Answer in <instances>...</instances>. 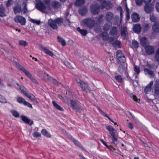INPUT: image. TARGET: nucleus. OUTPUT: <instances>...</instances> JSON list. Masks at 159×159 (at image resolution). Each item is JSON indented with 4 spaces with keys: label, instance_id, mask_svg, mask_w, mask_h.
<instances>
[{
    "label": "nucleus",
    "instance_id": "nucleus-38",
    "mask_svg": "<svg viewBox=\"0 0 159 159\" xmlns=\"http://www.w3.org/2000/svg\"><path fill=\"white\" fill-rule=\"evenodd\" d=\"M57 39L58 42L59 43H61L62 46H64L66 45V41L65 40L62 38H61L59 36H58L57 38Z\"/></svg>",
    "mask_w": 159,
    "mask_h": 159
},
{
    "label": "nucleus",
    "instance_id": "nucleus-2",
    "mask_svg": "<svg viewBox=\"0 0 159 159\" xmlns=\"http://www.w3.org/2000/svg\"><path fill=\"white\" fill-rule=\"evenodd\" d=\"M76 81L79 86L83 90L87 92L90 93L91 92V90L90 87L87 84L79 79H76Z\"/></svg>",
    "mask_w": 159,
    "mask_h": 159
},
{
    "label": "nucleus",
    "instance_id": "nucleus-37",
    "mask_svg": "<svg viewBox=\"0 0 159 159\" xmlns=\"http://www.w3.org/2000/svg\"><path fill=\"white\" fill-rule=\"evenodd\" d=\"M55 20L56 24H57L58 25H62L63 22V19L61 18H57Z\"/></svg>",
    "mask_w": 159,
    "mask_h": 159
},
{
    "label": "nucleus",
    "instance_id": "nucleus-49",
    "mask_svg": "<svg viewBox=\"0 0 159 159\" xmlns=\"http://www.w3.org/2000/svg\"><path fill=\"white\" fill-rule=\"evenodd\" d=\"M51 76H50L48 74H46V76L44 78V80L47 82H48L52 80Z\"/></svg>",
    "mask_w": 159,
    "mask_h": 159
},
{
    "label": "nucleus",
    "instance_id": "nucleus-6",
    "mask_svg": "<svg viewBox=\"0 0 159 159\" xmlns=\"http://www.w3.org/2000/svg\"><path fill=\"white\" fill-rule=\"evenodd\" d=\"M100 6L98 4H92L91 6V12L93 14L96 15L100 11Z\"/></svg>",
    "mask_w": 159,
    "mask_h": 159
},
{
    "label": "nucleus",
    "instance_id": "nucleus-7",
    "mask_svg": "<svg viewBox=\"0 0 159 159\" xmlns=\"http://www.w3.org/2000/svg\"><path fill=\"white\" fill-rule=\"evenodd\" d=\"M106 129L109 131L112 136V138L118 136V133L112 126L111 125L107 126Z\"/></svg>",
    "mask_w": 159,
    "mask_h": 159
},
{
    "label": "nucleus",
    "instance_id": "nucleus-1",
    "mask_svg": "<svg viewBox=\"0 0 159 159\" xmlns=\"http://www.w3.org/2000/svg\"><path fill=\"white\" fill-rule=\"evenodd\" d=\"M83 26L85 27L92 29L94 26L95 22L94 20L91 18H87L84 19L82 21Z\"/></svg>",
    "mask_w": 159,
    "mask_h": 159
},
{
    "label": "nucleus",
    "instance_id": "nucleus-63",
    "mask_svg": "<svg viewBox=\"0 0 159 159\" xmlns=\"http://www.w3.org/2000/svg\"><path fill=\"white\" fill-rule=\"evenodd\" d=\"M154 58L156 61L159 62V54L155 53Z\"/></svg>",
    "mask_w": 159,
    "mask_h": 159
},
{
    "label": "nucleus",
    "instance_id": "nucleus-41",
    "mask_svg": "<svg viewBox=\"0 0 159 159\" xmlns=\"http://www.w3.org/2000/svg\"><path fill=\"white\" fill-rule=\"evenodd\" d=\"M70 15L69 14V13L68 12H67L66 15V21L67 22V23L69 25L71 23V22L70 20Z\"/></svg>",
    "mask_w": 159,
    "mask_h": 159
},
{
    "label": "nucleus",
    "instance_id": "nucleus-28",
    "mask_svg": "<svg viewBox=\"0 0 159 159\" xmlns=\"http://www.w3.org/2000/svg\"><path fill=\"white\" fill-rule=\"evenodd\" d=\"M144 71L145 74H147L151 77H154L155 76L154 73L151 70L148 68H145Z\"/></svg>",
    "mask_w": 159,
    "mask_h": 159
},
{
    "label": "nucleus",
    "instance_id": "nucleus-35",
    "mask_svg": "<svg viewBox=\"0 0 159 159\" xmlns=\"http://www.w3.org/2000/svg\"><path fill=\"white\" fill-rule=\"evenodd\" d=\"M117 137H116L112 138L111 144L113 145L115 147H116L117 146L118 143Z\"/></svg>",
    "mask_w": 159,
    "mask_h": 159
},
{
    "label": "nucleus",
    "instance_id": "nucleus-45",
    "mask_svg": "<svg viewBox=\"0 0 159 159\" xmlns=\"http://www.w3.org/2000/svg\"><path fill=\"white\" fill-rule=\"evenodd\" d=\"M154 95L155 96H158L159 95V87L155 86L154 89Z\"/></svg>",
    "mask_w": 159,
    "mask_h": 159
},
{
    "label": "nucleus",
    "instance_id": "nucleus-46",
    "mask_svg": "<svg viewBox=\"0 0 159 159\" xmlns=\"http://www.w3.org/2000/svg\"><path fill=\"white\" fill-rule=\"evenodd\" d=\"M150 19L152 22H154L156 20L157 18L153 14H152L150 15Z\"/></svg>",
    "mask_w": 159,
    "mask_h": 159
},
{
    "label": "nucleus",
    "instance_id": "nucleus-53",
    "mask_svg": "<svg viewBox=\"0 0 159 159\" xmlns=\"http://www.w3.org/2000/svg\"><path fill=\"white\" fill-rule=\"evenodd\" d=\"M27 9L26 7V4H25L22 10H21V12L22 13V14H24L27 12Z\"/></svg>",
    "mask_w": 159,
    "mask_h": 159
},
{
    "label": "nucleus",
    "instance_id": "nucleus-18",
    "mask_svg": "<svg viewBox=\"0 0 159 159\" xmlns=\"http://www.w3.org/2000/svg\"><path fill=\"white\" fill-rule=\"evenodd\" d=\"M114 14L113 13L111 12H107L105 15V18L106 20L108 22H111L112 20Z\"/></svg>",
    "mask_w": 159,
    "mask_h": 159
},
{
    "label": "nucleus",
    "instance_id": "nucleus-60",
    "mask_svg": "<svg viewBox=\"0 0 159 159\" xmlns=\"http://www.w3.org/2000/svg\"><path fill=\"white\" fill-rule=\"evenodd\" d=\"M28 77H31V74L28 72L26 70H24V71L23 72Z\"/></svg>",
    "mask_w": 159,
    "mask_h": 159
},
{
    "label": "nucleus",
    "instance_id": "nucleus-42",
    "mask_svg": "<svg viewBox=\"0 0 159 159\" xmlns=\"http://www.w3.org/2000/svg\"><path fill=\"white\" fill-rule=\"evenodd\" d=\"M42 134L47 137H51V135L49 134L47 131L44 129H43L41 131Z\"/></svg>",
    "mask_w": 159,
    "mask_h": 159
},
{
    "label": "nucleus",
    "instance_id": "nucleus-64",
    "mask_svg": "<svg viewBox=\"0 0 159 159\" xmlns=\"http://www.w3.org/2000/svg\"><path fill=\"white\" fill-rule=\"evenodd\" d=\"M155 8L157 11L159 12V2L156 3L155 6Z\"/></svg>",
    "mask_w": 159,
    "mask_h": 159
},
{
    "label": "nucleus",
    "instance_id": "nucleus-30",
    "mask_svg": "<svg viewBox=\"0 0 159 159\" xmlns=\"http://www.w3.org/2000/svg\"><path fill=\"white\" fill-rule=\"evenodd\" d=\"M5 9L3 6L1 4L0 5V15L1 17H4L6 16L5 14Z\"/></svg>",
    "mask_w": 159,
    "mask_h": 159
},
{
    "label": "nucleus",
    "instance_id": "nucleus-57",
    "mask_svg": "<svg viewBox=\"0 0 159 159\" xmlns=\"http://www.w3.org/2000/svg\"><path fill=\"white\" fill-rule=\"evenodd\" d=\"M116 80L119 82H121L122 81V79L120 75H117L115 76Z\"/></svg>",
    "mask_w": 159,
    "mask_h": 159
},
{
    "label": "nucleus",
    "instance_id": "nucleus-19",
    "mask_svg": "<svg viewBox=\"0 0 159 159\" xmlns=\"http://www.w3.org/2000/svg\"><path fill=\"white\" fill-rule=\"evenodd\" d=\"M141 27L140 24H137L133 25L134 31L136 33L139 34L140 33Z\"/></svg>",
    "mask_w": 159,
    "mask_h": 159
},
{
    "label": "nucleus",
    "instance_id": "nucleus-56",
    "mask_svg": "<svg viewBox=\"0 0 159 159\" xmlns=\"http://www.w3.org/2000/svg\"><path fill=\"white\" fill-rule=\"evenodd\" d=\"M150 28L149 24H145L143 25V29L145 31H147Z\"/></svg>",
    "mask_w": 159,
    "mask_h": 159
},
{
    "label": "nucleus",
    "instance_id": "nucleus-17",
    "mask_svg": "<svg viewBox=\"0 0 159 159\" xmlns=\"http://www.w3.org/2000/svg\"><path fill=\"white\" fill-rule=\"evenodd\" d=\"M48 24L50 26L52 29H57L58 27L55 20H53L52 19H49L48 20Z\"/></svg>",
    "mask_w": 159,
    "mask_h": 159
},
{
    "label": "nucleus",
    "instance_id": "nucleus-22",
    "mask_svg": "<svg viewBox=\"0 0 159 159\" xmlns=\"http://www.w3.org/2000/svg\"><path fill=\"white\" fill-rule=\"evenodd\" d=\"M121 36L124 39L126 38L128 34L127 29L126 27L123 26L121 27Z\"/></svg>",
    "mask_w": 159,
    "mask_h": 159
},
{
    "label": "nucleus",
    "instance_id": "nucleus-23",
    "mask_svg": "<svg viewBox=\"0 0 159 159\" xmlns=\"http://www.w3.org/2000/svg\"><path fill=\"white\" fill-rule=\"evenodd\" d=\"M40 48L41 50L43 51L46 54H47L51 57H53V54L52 52L49 50L46 47L42 46H41Z\"/></svg>",
    "mask_w": 159,
    "mask_h": 159
},
{
    "label": "nucleus",
    "instance_id": "nucleus-44",
    "mask_svg": "<svg viewBox=\"0 0 159 159\" xmlns=\"http://www.w3.org/2000/svg\"><path fill=\"white\" fill-rule=\"evenodd\" d=\"M132 45L135 48H137L139 47V43L135 40H133L132 41Z\"/></svg>",
    "mask_w": 159,
    "mask_h": 159
},
{
    "label": "nucleus",
    "instance_id": "nucleus-16",
    "mask_svg": "<svg viewBox=\"0 0 159 159\" xmlns=\"http://www.w3.org/2000/svg\"><path fill=\"white\" fill-rule=\"evenodd\" d=\"M132 21L134 22H137L140 20V17L139 15L136 13H133L131 16Z\"/></svg>",
    "mask_w": 159,
    "mask_h": 159
},
{
    "label": "nucleus",
    "instance_id": "nucleus-52",
    "mask_svg": "<svg viewBox=\"0 0 159 159\" xmlns=\"http://www.w3.org/2000/svg\"><path fill=\"white\" fill-rule=\"evenodd\" d=\"M11 112L13 115L15 117H18L19 116V113L16 111H11Z\"/></svg>",
    "mask_w": 159,
    "mask_h": 159
},
{
    "label": "nucleus",
    "instance_id": "nucleus-21",
    "mask_svg": "<svg viewBox=\"0 0 159 159\" xmlns=\"http://www.w3.org/2000/svg\"><path fill=\"white\" fill-rule=\"evenodd\" d=\"M87 12V8L86 7H81L79 10V14L82 16H85Z\"/></svg>",
    "mask_w": 159,
    "mask_h": 159
},
{
    "label": "nucleus",
    "instance_id": "nucleus-8",
    "mask_svg": "<svg viewBox=\"0 0 159 159\" xmlns=\"http://www.w3.org/2000/svg\"><path fill=\"white\" fill-rule=\"evenodd\" d=\"M14 21L16 23H19L22 25H25L26 23L25 18L20 16H16L14 18Z\"/></svg>",
    "mask_w": 159,
    "mask_h": 159
},
{
    "label": "nucleus",
    "instance_id": "nucleus-61",
    "mask_svg": "<svg viewBox=\"0 0 159 159\" xmlns=\"http://www.w3.org/2000/svg\"><path fill=\"white\" fill-rule=\"evenodd\" d=\"M52 82L53 83L56 85H57L58 86L59 85V84H61L56 79H52Z\"/></svg>",
    "mask_w": 159,
    "mask_h": 159
},
{
    "label": "nucleus",
    "instance_id": "nucleus-10",
    "mask_svg": "<svg viewBox=\"0 0 159 159\" xmlns=\"http://www.w3.org/2000/svg\"><path fill=\"white\" fill-rule=\"evenodd\" d=\"M51 5L53 9L56 10L60 9L62 7L61 3L56 0L52 1L51 3Z\"/></svg>",
    "mask_w": 159,
    "mask_h": 159
},
{
    "label": "nucleus",
    "instance_id": "nucleus-54",
    "mask_svg": "<svg viewBox=\"0 0 159 159\" xmlns=\"http://www.w3.org/2000/svg\"><path fill=\"white\" fill-rule=\"evenodd\" d=\"M110 27V25H109L108 24H106L103 27V30L105 31H107L109 30Z\"/></svg>",
    "mask_w": 159,
    "mask_h": 159
},
{
    "label": "nucleus",
    "instance_id": "nucleus-11",
    "mask_svg": "<svg viewBox=\"0 0 159 159\" xmlns=\"http://www.w3.org/2000/svg\"><path fill=\"white\" fill-rule=\"evenodd\" d=\"M17 101L20 103L23 104L25 106H26L32 108V106L29 102H27L25 100L21 97H19L17 98Z\"/></svg>",
    "mask_w": 159,
    "mask_h": 159
},
{
    "label": "nucleus",
    "instance_id": "nucleus-40",
    "mask_svg": "<svg viewBox=\"0 0 159 159\" xmlns=\"http://www.w3.org/2000/svg\"><path fill=\"white\" fill-rule=\"evenodd\" d=\"M101 36L102 39L104 40H107L109 39V35L108 33L106 32H103L101 34Z\"/></svg>",
    "mask_w": 159,
    "mask_h": 159
},
{
    "label": "nucleus",
    "instance_id": "nucleus-50",
    "mask_svg": "<svg viewBox=\"0 0 159 159\" xmlns=\"http://www.w3.org/2000/svg\"><path fill=\"white\" fill-rule=\"evenodd\" d=\"M30 21L33 23H36L38 25L40 24V20H34V19H30Z\"/></svg>",
    "mask_w": 159,
    "mask_h": 159
},
{
    "label": "nucleus",
    "instance_id": "nucleus-47",
    "mask_svg": "<svg viewBox=\"0 0 159 159\" xmlns=\"http://www.w3.org/2000/svg\"><path fill=\"white\" fill-rule=\"evenodd\" d=\"M140 67L139 66L134 65V70L137 75H139L140 73Z\"/></svg>",
    "mask_w": 159,
    "mask_h": 159
},
{
    "label": "nucleus",
    "instance_id": "nucleus-58",
    "mask_svg": "<svg viewBox=\"0 0 159 159\" xmlns=\"http://www.w3.org/2000/svg\"><path fill=\"white\" fill-rule=\"evenodd\" d=\"M143 0H135L136 5L138 6H141L143 4Z\"/></svg>",
    "mask_w": 159,
    "mask_h": 159
},
{
    "label": "nucleus",
    "instance_id": "nucleus-27",
    "mask_svg": "<svg viewBox=\"0 0 159 159\" xmlns=\"http://www.w3.org/2000/svg\"><path fill=\"white\" fill-rule=\"evenodd\" d=\"M153 81H151L149 83L146 87L144 89L145 92L146 93H147L151 91V87L153 85Z\"/></svg>",
    "mask_w": 159,
    "mask_h": 159
},
{
    "label": "nucleus",
    "instance_id": "nucleus-43",
    "mask_svg": "<svg viewBox=\"0 0 159 159\" xmlns=\"http://www.w3.org/2000/svg\"><path fill=\"white\" fill-rule=\"evenodd\" d=\"M104 16V15L102 14L100 15L98 18H96L97 19V22L100 23L102 22L103 21V17Z\"/></svg>",
    "mask_w": 159,
    "mask_h": 159
},
{
    "label": "nucleus",
    "instance_id": "nucleus-36",
    "mask_svg": "<svg viewBox=\"0 0 159 159\" xmlns=\"http://www.w3.org/2000/svg\"><path fill=\"white\" fill-rule=\"evenodd\" d=\"M77 30L83 36H85L87 34V32L86 30H81L79 27L77 28Z\"/></svg>",
    "mask_w": 159,
    "mask_h": 159
},
{
    "label": "nucleus",
    "instance_id": "nucleus-3",
    "mask_svg": "<svg viewBox=\"0 0 159 159\" xmlns=\"http://www.w3.org/2000/svg\"><path fill=\"white\" fill-rule=\"evenodd\" d=\"M71 107L78 112L80 113L82 110V108L78 101L75 100L70 101Z\"/></svg>",
    "mask_w": 159,
    "mask_h": 159
},
{
    "label": "nucleus",
    "instance_id": "nucleus-39",
    "mask_svg": "<svg viewBox=\"0 0 159 159\" xmlns=\"http://www.w3.org/2000/svg\"><path fill=\"white\" fill-rule=\"evenodd\" d=\"M72 140L73 142L74 143L77 145L78 147L80 148H82L83 150H84V148H83L82 146L81 145V144L78 142V141L75 140L74 139H72Z\"/></svg>",
    "mask_w": 159,
    "mask_h": 159
},
{
    "label": "nucleus",
    "instance_id": "nucleus-15",
    "mask_svg": "<svg viewBox=\"0 0 159 159\" xmlns=\"http://www.w3.org/2000/svg\"><path fill=\"white\" fill-rule=\"evenodd\" d=\"M140 43L144 48L148 45L149 44L148 40L145 37H143L141 38L140 39Z\"/></svg>",
    "mask_w": 159,
    "mask_h": 159
},
{
    "label": "nucleus",
    "instance_id": "nucleus-34",
    "mask_svg": "<svg viewBox=\"0 0 159 159\" xmlns=\"http://www.w3.org/2000/svg\"><path fill=\"white\" fill-rule=\"evenodd\" d=\"M43 2L45 4L48 5V6L47 7L44 4V5L46 7V9L47 8L48 10H51L52 9V7L50 6V0H44Z\"/></svg>",
    "mask_w": 159,
    "mask_h": 159
},
{
    "label": "nucleus",
    "instance_id": "nucleus-4",
    "mask_svg": "<svg viewBox=\"0 0 159 159\" xmlns=\"http://www.w3.org/2000/svg\"><path fill=\"white\" fill-rule=\"evenodd\" d=\"M36 4L35 6L36 8L39 11L45 12L46 7L44 5L40 0H36Z\"/></svg>",
    "mask_w": 159,
    "mask_h": 159
},
{
    "label": "nucleus",
    "instance_id": "nucleus-13",
    "mask_svg": "<svg viewBox=\"0 0 159 159\" xmlns=\"http://www.w3.org/2000/svg\"><path fill=\"white\" fill-rule=\"evenodd\" d=\"M144 10L146 13L149 14L153 11L154 7L151 4H146L144 7Z\"/></svg>",
    "mask_w": 159,
    "mask_h": 159
},
{
    "label": "nucleus",
    "instance_id": "nucleus-51",
    "mask_svg": "<svg viewBox=\"0 0 159 159\" xmlns=\"http://www.w3.org/2000/svg\"><path fill=\"white\" fill-rule=\"evenodd\" d=\"M130 96L131 98H133V99L134 101L136 102H140V100L139 99H138L135 95L132 94H131Z\"/></svg>",
    "mask_w": 159,
    "mask_h": 159
},
{
    "label": "nucleus",
    "instance_id": "nucleus-24",
    "mask_svg": "<svg viewBox=\"0 0 159 159\" xmlns=\"http://www.w3.org/2000/svg\"><path fill=\"white\" fill-rule=\"evenodd\" d=\"M123 63H120L119 62H117L118 69L120 73H122L126 70V68L124 67Z\"/></svg>",
    "mask_w": 159,
    "mask_h": 159
},
{
    "label": "nucleus",
    "instance_id": "nucleus-5",
    "mask_svg": "<svg viewBox=\"0 0 159 159\" xmlns=\"http://www.w3.org/2000/svg\"><path fill=\"white\" fill-rule=\"evenodd\" d=\"M116 58L121 63H124L126 61V58L123 52L121 50H118L116 52Z\"/></svg>",
    "mask_w": 159,
    "mask_h": 159
},
{
    "label": "nucleus",
    "instance_id": "nucleus-26",
    "mask_svg": "<svg viewBox=\"0 0 159 159\" xmlns=\"http://www.w3.org/2000/svg\"><path fill=\"white\" fill-rule=\"evenodd\" d=\"M13 8L14 12L15 14L20 13L21 11V7L19 4H17Z\"/></svg>",
    "mask_w": 159,
    "mask_h": 159
},
{
    "label": "nucleus",
    "instance_id": "nucleus-14",
    "mask_svg": "<svg viewBox=\"0 0 159 159\" xmlns=\"http://www.w3.org/2000/svg\"><path fill=\"white\" fill-rule=\"evenodd\" d=\"M152 29L154 33H159V21L155 22L152 26Z\"/></svg>",
    "mask_w": 159,
    "mask_h": 159
},
{
    "label": "nucleus",
    "instance_id": "nucleus-29",
    "mask_svg": "<svg viewBox=\"0 0 159 159\" xmlns=\"http://www.w3.org/2000/svg\"><path fill=\"white\" fill-rule=\"evenodd\" d=\"M28 98L30 99L32 101L35 103H38V102L35 99V96L32 94H29L28 93H27L25 95Z\"/></svg>",
    "mask_w": 159,
    "mask_h": 159
},
{
    "label": "nucleus",
    "instance_id": "nucleus-31",
    "mask_svg": "<svg viewBox=\"0 0 159 159\" xmlns=\"http://www.w3.org/2000/svg\"><path fill=\"white\" fill-rule=\"evenodd\" d=\"M52 103L54 107L57 110L62 111H63V108L61 106L56 103L55 101H52Z\"/></svg>",
    "mask_w": 159,
    "mask_h": 159
},
{
    "label": "nucleus",
    "instance_id": "nucleus-48",
    "mask_svg": "<svg viewBox=\"0 0 159 159\" xmlns=\"http://www.w3.org/2000/svg\"><path fill=\"white\" fill-rule=\"evenodd\" d=\"M19 44L20 45L24 46H27L28 45L27 42L26 41L23 40L20 41L19 42Z\"/></svg>",
    "mask_w": 159,
    "mask_h": 159
},
{
    "label": "nucleus",
    "instance_id": "nucleus-25",
    "mask_svg": "<svg viewBox=\"0 0 159 159\" xmlns=\"http://www.w3.org/2000/svg\"><path fill=\"white\" fill-rule=\"evenodd\" d=\"M118 33L117 29L116 27L113 26L112 27L109 32L110 34L112 36H114L117 35Z\"/></svg>",
    "mask_w": 159,
    "mask_h": 159
},
{
    "label": "nucleus",
    "instance_id": "nucleus-12",
    "mask_svg": "<svg viewBox=\"0 0 159 159\" xmlns=\"http://www.w3.org/2000/svg\"><path fill=\"white\" fill-rule=\"evenodd\" d=\"M144 49L145 51L147 54L152 55L154 53V49L152 46L148 45L144 47Z\"/></svg>",
    "mask_w": 159,
    "mask_h": 159
},
{
    "label": "nucleus",
    "instance_id": "nucleus-32",
    "mask_svg": "<svg viewBox=\"0 0 159 159\" xmlns=\"http://www.w3.org/2000/svg\"><path fill=\"white\" fill-rule=\"evenodd\" d=\"M84 0H76L75 3V5L76 6L79 7L84 4Z\"/></svg>",
    "mask_w": 159,
    "mask_h": 159
},
{
    "label": "nucleus",
    "instance_id": "nucleus-62",
    "mask_svg": "<svg viewBox=\"0 0 159 159\" xmlns=\"http://www.w3.org/2000/svg\"><path fill=\"white\" fill-rule=\"evenodd\" d=\"M0 102L2 103H4L6 102L5 99L3 96H1V95L0 96Z\"/></svg>",
    "mask_w": 159,
    "mask_h": 159
},
{
    "label": "nucleus",
    "instance_id": "nucleus-20",
    "mask_svg": "<svg viewBox=\"0 0 159 159\" xmlns=\"http://www.w3.org/2000/svg\"><path fill=\"white\" fill-rule=\"evenodd\" d=\"M21 120L24 121L25 123L28 125H31L33 124V120H30L27 117L24 116H21Z\"/></svg>",
    "mask_w": 159,
    "mask_h": 159
},
{
    "label": "nucleus",
    "instance_id": "nucleus-55",
    "mask_svg": "<svg viewBox=\"0 0 159 159\" xmlns=\"http://www.w3.org/2000/svg\"><path fill=\"white\" fill-rule=\"evenodd\" d=\"M21 90V92L23 93L25 95L27 93L25 91V89L22 86H20L19 88Z\"/></svg>",
    "mask_w": 159,
    "mask_h": 159
},
{
    "label": "nucleus",
    "instance_id": "nucleus-59",
    "mask_svg": "<svg viewBox=\"0 0 159 159\" xmlns=\"http://www.w3.org/2000/svg\"><path fill=\"white\" fill-rule=\"evenodd\" d=\"M13 1L12 0H8L7 2L6 5L7 7L10 6L12 4Z\"/></svg>",
    "mask_w": 159,
    "mask_h": 159
},
{
    "label": "nucleus",
    "instance_id": "nucleus-9",
    "mask_svg": "<svg viewBox=\"0 0 159 159\" xmlns=\"http://www.w3.org/2000/svg\"><path fill=\"white\" fill-rule=\"evenodd\" d=\"M112 4L111 2L104 1L101 5V8L102 9L104 8L110 9L112 8Z\"/></svg>",
    "mask_w": 159,
    "mask_h": 159
},
{
    "label": "nucleus",
    "instance_id": "nucleus-33",
    "mask_svg": "<svg viewBox=\"0 0 159 159\" xmlns=\"http://www.w3.org/2000/svg\"><path fill=\"white\" fill-rule=\"evenodd\" d=\"M98 109L99 110V111H100V112L104 116L107 117L109 120H110V121H111L112 123H115L114 121L112 120L111 118H110L109 117L104 111H103L102 110H101V109H100L99 108H98Z\"/></svg>",
    "mask_w": 159,
    "mask_h": 159
}]
</instances>
